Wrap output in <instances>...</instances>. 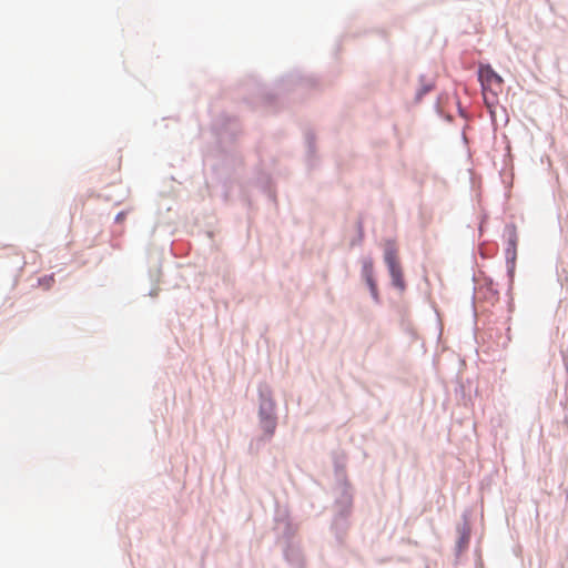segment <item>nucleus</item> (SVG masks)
<instances>
[{
	"instance_id": "obj_1",
	"label": "nucleus",
	"mask_w": 568,
	"mask_h": 568,
	"mask_svg": "<svg viewBox=\"0 0 568 568\" xmlns=\"http://www.w3.org/2000/svg\"><path fill=\"white\" fill-rule=\"evenodd\" d=\"M211 132L216 141L214 154L204 159L212 170V179L222 186V194L226 201L237 169L242 165V158L233 143L241 133V124L236 116L221 112L211 122Z\"/></svg>"
},
{
	"instance_id": "obj_2",
	"label": "nucleus",
	"mask_w": 568,
	"mask_h": 568,
	"mask_svg": "<svg viewBox=\"0 0 568 568\" xmlns=\"http://www.w3.org/2000/svg\"><path fill=\"white\" fill-rule=\"evenodd\" d=\"M320 87V79L314 75H304L300 71H292L281 77L275 83L273 89H268L265 84L261 83L256 78L251 77L241 84L243 91V100L247 104L256 102L265 106L274 108L277 99L285 93L294 91L296 88L311 90Z\"/></svg>"
},
{
	"instance_id": "obj_3",
	"label": "nucleus",
	"mask_w": 568,
	"mask_h": 568,
	"mask_svg": "<svg viewBox=\"0 0 568 568\" xmlns=\"http://www.w3.org/2000/svg\"><path fill=\"white\" fill-rule=\"evenodd\" d=\"M258 395V426L263 430V435L256 438L257 447L272 439L277 427L276 400L273 392L266 383H260L257 387Z\"/></svg>"
},
{
	"instance_id": "obj_4",
	"label": "nucleus",
	"mask_w": 568,
	"mask_h": 568,
	"mask_svg": "<svg viewBox=\"0 0 568 568\" xmlns=\"http://www.w3.org/2000/svg\"><path fill=\"white\" fill-rule=\"evenodd\" d=\"M354 495H336L334 499V516L331 523V531L338 545L344 542V538L351 526L349 518L353 513Z\"/></svg>"
},
{
	"instance_id": "obj_5",
	"label": "nucleus",
	"mask_w": 568,
	"mask_h": 568,
	"mask_svg": "<svg viewBox=\"0 0 568 568\" xmlns=\"http://www.w3.org/2000/svg\"><path fill=\"white\" fill-rule=\"evenodd\" d=\"M384 247V263L387 267L388 274L392 280V285L399 290L405 291L406 283L404 280V274L402 270V265L398 258V250L396 246V242L393 239H386L383 244Z\"/></svg>"
},
{
	"instance_id": "obj_6",
	"label": "nucleus",
	"mask_w": 568,
	"mask_h": 568,
	"mask_svg": "<svg viewBox=\"0 0 568 568\" xmlns=\"http://www.w3.org/2000/svg\"><path fill=\"white\" fill-rule=\"evenodd\" d=\"M503 235L506 239L505 258L507 277L509 280V286H511L515 277L518 246V234L515 223H507L504 227Z\"/></svg>"
},
{
	"instance_id": "obj_7",
	"label": "nucleus",
	"mask_w": 568,
	"mask_h": 568,
	"mask_svg": "<svg viewBox=\"0 0 568 568\" xmlns=\"http://www.w3.org/2000/svg\"><path fill=\"white\" fill-rule=\"evenodd\" d=\"M333 466L335 476L334 494L336 495H353V487L346 474L345 457L338 453H333Z\"/></svg>"
},
{
	"instance_id": "obj_8",
	"label": "nucleus",
	"mask_w": 568,
	"mask_h": 568,
	"mask_svg": "<svg viewBox=\"0 0 568 568\" xmlns=\"http://www.w3.org/2000/svg\"><path fill=\"white\" fill-rule=\"evenodd\" d=\"M274 520V530L276 531L277 537L283 539L285 545L296 544L294 538L297 534L298 525L293 523L286 513H277Z\"/></svg>"
},
{
	"instance_id": "obj_9",
	"label": "nucleus",
	"mask_w": 568,
	"mask_h": 568,
	"mask_svg": "<svg viewBox=\"0 0 568 568\" xmlns=\"http://www.w3.org/2000/svg\"><path fill=\"white\" fill-rule=\"evenodd\" d=\"M462 520L463 524L457 526L458 539L455 545L456 557H459L464 551L468 549L471 537V526L469 523L468 511L463 513Z\"/></svg>"
},
{
	"instance_id": "obj_10",
	"label": "nucleus",
	"mask_w": 568,
	"mask_h": 568,
	"mask_svg": "<svg viewBox=\"0 0 568 568\" xmlns=\"http://www.w3.org/2000/svg\"><path fill=\"white\" fill-rule=\"evenodd\" d=\"M477 78L483 90L493 84H501L503 78L493 69L489 63H480L477 69Z\"/></svg>"
},
{
	"instance_id": "obj_11",
	"label": "nucleus",
	"mask_w": 568,
	"mask_h": 568,
	"mask_svg": "<svg viewBox=\"0 0 568 568\" xmlns=\"http://www.w3.org/2000/svg\"><path fill=\"white\" fill-rule=\"evenodd\" d=\"M283 555L284 559L292 568H304V557L297 544L285 545Z\"/></svg>"
},
{
	"instance_id": "obj_12",
	"label": "nucleus",
	"mask_w": 568,
	"mask_h": 568,
	"mask_svg": "<svg viewBox=\"0 0 568 568\" xmlns=\"http://www.w3.org/2000/svg\"><path fill=\"white\" fill-rule=\"evenodd\" d=\"M304 141L306 146V163L308 168H313L316 161V136L311 129L304 132Z\"/></svg>"
},
{
	"instance_id": "obj_13",
	"label": "nucleus",
	"mask_w": 568,
	"mask_h": 568,
	"mask_svg": "<svg viewBox=\"0 0 568 568\" xmlns=\"http://www.w3.org/2000/svg\"><path fill=\"white\" fill-rule=\"evenodd\" d=\"M449 101V93L448 92H442L438 94L437 100L435 102L434 109L438 116L444 119L448 123L454 122V116L450 113H446L443 109V104L448 103Z\"/></svg>"
},
{
	"instance_id": "obj_14",
	"label": "nucleus",
	"mask_w": 568,
	"mask_h": 568,
	"mask_svg": "<svg viewBox=\"0 0 568 568\" xmlns=\"http://www.w3.org/2000/svg\"><path fill=\"white\" fill-rule=\"evenodd\" d=\"M361 277L365 282V284L369 283L371 281H376L373 258L371 256H365L361 260Z\"/></svg>"
},
{
	"instance_id": "obj_15",
	"label": "nucleus",
	"mask_w": 568,
	"mask_h": 568,
	"mask_svg": "<svg viewBox=\"0 0 568 568\" xmlns=\"http://www.w3.org/2000/svg\"><path fill=\"white\" fill-rule=\"evenodd\" d=\"M418 81H419L420 85L417 89V91L415 93V98H414L416 103L420 102L427 93H429L430 91H433L435 89V82L434 81L426 82L425 74H420L418 77Z\"/></svg>"
},
{
	"instance_id": "obj_16",
	"label": "nucleus",
	"mask_w": 568,
	"mask_h": 568,
	"mask_svg": "<svg viewBox=\"0 0 568 568\" xmlns=\"http://www.w3.org/2000/svg\"><path fill=\"white\" fill-rule=\"evenodd\" d=\"M258 185L263 193L267 196L268 201L275 202V192L272 187V179L268 174H262L257 179Z\"/></svg>"
},
{
	"instance_id": "obj_17",
	"label": "nucleus",
	"mask_w": 568,
	"mask_h": 568,
	"mask_svg": "<svg viewBox=\"0 0 568 568\" xmlns=\"http://www.w3.org/2000/svg\"><path fill=\"white\" fill-rule=\"evenodd\" d=\"M355 226H356L357 235L354 239H352V241H351L352 247L356 246V245H361L364 240V223L361 217L357 219Z\"/></svg>"
},
{
	"instance_id": "obj_18",
	"label": "nucleus",
	"mask_w": 568,
	"mask_h": 568,
	"mask_svg": "<svg viewBox=\"0 0 568 568\" xmlns=\"http://www.w3.org/2000/svg\"><path fill=\"white\" fill-rule=\"evenodd\" d=\"M366 286H367V288L369 291L371 297L374 301V303L377 304V305H381L382 304V298H381V295H379V291H378V286H377V281H371L369 283H366Z\"/></svg>"
},
{
	"instance_id": "obj_19",
	"label": "nucleus",
	"mask_w": 568,
	"mask_h": 568,
	"mask_svg": "<svg viewBox=\"0 0 568 568\" xmlns=\"http://www.w3.org/2000/svg\"><path fill=\"white\" fill-rule=\"evenodd\" d=\"M454 95H455V98H456L457 114H458L462 119H464V120H466V121H469V120L471 119V115H470V114L467 112V110L462 105L460 100H459V98H458V95H457V93H456V92L454 93Z\"/></svg>"
},
{
	"instance_id": "obj_20",
	"label": "nucleus",
	"mask_w": 568,
	"mask_h": 568,
	"mask_svg": "<svg viewBox=\"0 0 568 568\" xmlns=\"http://www.w3.org/2000/svg\"><path fill=\"white\" fill-rule=\"evenodd\" d=\"M38 282H39L40 286H44L45 288H49L51 285V282H54L53 274L40 277Z\"/></svg>"
},
{
	"instance_id": "obj_21",
	"label": "nucleus",
	"mask_w": 568,
	"mask_h": 568,
	"mask_svg": "<svg viewBox=\"0 0 568 568\" xmlns=\"http://www.w3.org/2000/svg\"><path fill=\"white\" fill-rule=\"evenodd\" d=\"M126 215H128V212H126V211H120V212L115 215V217H114V223H118V224H119V223H122V222L125 220Z\"/></svg>"
},
{
	"instance_id": "obj_22",
	"label": "nucleus",
	"mask_w": 568,
	"mask_h": 568,
	"mask_svg": "<svg viewBox=\"0 0 568 568\" xmlns=\"http://www.w3.org/2000/svg\"><path fill=\"white\" fill-rule=\"evenodd\" d=\"M494 252H488V251H484L483 248H480V256L483 258H488L490 256H493Z\"/></svg>"
},
{
	"instance_id": "obj_23",
	"label": "nucleus",
	"mask_w": 568,
	"mask_h": 568,
	"mask_svg": "<svg viewBox=\"0 0 568 568\" xmlns=\"http://www.w3.org/2000/svg\"><path fill=\"white\" fill-rule=\"evenodd\" d=\"M469 129V125L468 124H465L463 130H462V139L465 143H467V136H466V130Z\"/></svg>"
},
{
	"instance_id": "obj_24",
	"label": "nucleus",
	"mask_w": 568,
	"mask_h": 568,
	"mask_svg": "<svg viewBox=\"0 0 568 568\" xmlns=\"http://www.w3.org/2000/svg\"><path fill=\"white\" fill-rule=\"evenodd\" d=\"M564 422L568 425V410H567V413L565 414Z\"/></svg>"
},
{
	"instance_id": "obj_25",
	"label": "nucleus",
	"mask_w": 568,
	"mask_h": 568,
	"mask_svg": "<svg viewBox=\"0 0 568 568\" xmlns=\"http://www.w3.org/2000/svg\"><path fill=\"white\" fill-rule=\"evenodd\" d=\"M475 298H476V293L474 292V293H473V297H471V300H473V305L475 304Z\"/></svg>"
},
{
	"instance_id": "obj_26",
	"label": "nucleus",
	"mask_w": 568,
	"mask_h": 568,
	"mask_svg": "<svg viewBox=\"0 0 568 568\" xmlns=\"http://www.w3.org/2000/svg\"><path fill=\"white\" fill-rule=\"evenodd\" d=\"M479 233H480V235L483 234V223H480V225H479Z\"/></svg>"
},
{
	"instance_id": "obj_27",
	"label": "nucleus",
	"mask_w": 568,
	"mask_h": 568,
	"mask_svg": "<svg viewBox=\"0 0 568 568\" xmlns=\"http://www.w3.org/2000/svg\"><path fill=\"white\" fill-rule=\"evenodd\" d=\"M460 390L464 393V385H460Z\"/></svg>"
}]
</instances>
